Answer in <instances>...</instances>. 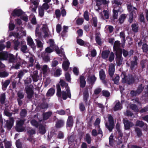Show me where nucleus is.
<instances>
[{"mask_svg":"<svg viewBox=\"0 0 148 148\" xmlns=\"http://www.w3.org/2000/svg\"><path fill=\"white\" fill-rule=\"evenodd\" d=\"M49 43L50 45V47L53 49H55V50L59 56L62 57L63 59L64 60L62 66L64 69L65 70H67L68 69L69 65V62L67 59H66L65 56L64 52L63 50L61 48L60 51L58 50V49L57 46H56L54 45V41L53 40L50 39L49 41Z\"/></svg>","mask_w":148,"mask_h":148,"instance_id":"obj_1","label":"nucleus"},{"mask_svg":"<svg viewBox=\"0 0 148 148\" xmlns=\"http://www.w3.org/2000/svg\"><path fill=\"white\" fill-rule=\"evenodd\" d=\"M121 75V77H123L122 78V82L124 83H126L128 85L133 84L135 81L138 82L141 81L136 75H134V76L132 75H127H127Z\"/></svg>","mask_w":148,"mask_h":148,"instance_id":"obj_2","label":"nucleus"},{"mask_svg":"<svg viewBox=\"0 0 148 148\" xmlns=\"http://www.w3.org/2000/svg\"><path fill=\"white\" fill-rule=\"evenodd\" d=\"M127 7L128 10L130 12L129 21L131 23L132 21L133 18L136 17V16L137 9L130 4L128 5Z\"/></svg>","mask_w":148,"mask_h":148,"instance_id":"obj_3","label":"nucleus"},{"mask_svg":"<svg viewBox=\"0 0 148 148\" xmlns=\"http://www.w3.org/2000/svg\"><path fill=\"white\" fill-rule=\"evenodd\" d=\"M26 32L24 29L21 27L18 29L17 33H14L13 32L10 33L9 37H12V38H20L21 37L26 35Z\"/></svg>","mask_w":148,"mask_h":148,"instance_id":"obj_4","label":"nucleus"},{"mask_svg":"<svg viewBox=\"0 0 148 148\" xmlns=\"http://www.w3.org/2000/svg\"><path fill=\"white\" fill-rule=\"evenodd\" d=\"M8 59L10 62H13L15 60L14 55L11 54H8L6 52H3L0 53V60Z\"/></svg>","mask_w":148,"mask_h":148,"instance_id":"obj_5","label":"nucleus"},{"mask_svg":"<svg viewBox=\"0 0 148 148\" xmlns=\"http://www.w3.org/2000/svg\"><path fill=\"white\" fill-rule=\"evenodd\" d=\"M108 123L106 122L105 123V125L106 128L110 132H111L114 127V119L111 114H108Z\"/></svg>","mask_w":148,"mask_h":148,"instance_id":"obj_6","label":"nucleus"},{"mask_svg":"<svg viewBox=\"0 0 148 148\" xmlns=\"http://www.w3.org/2000/svg\"><path fill=\"white\" fill-rule=\"evenodd\" d=\"M23 12L19 9H15L13 11L12 14L13 16H21V19L24 21L27 22L28 21L27 16L25 15H22Z\"/></svg>","mask_w":148,"mask_h":148,"instance_id":"obj_7","label":"nucleus"},{"mask_svg":"<svg viewBox=\"0 0 148 148\" xmlns=\"http://www.w3.org/2000/svg\"><path fill=\"white\" fill-rule=\"evenodd\" d=\"M25 120H21L16 121L15 130L18 132H22L25 130V128L23 126Z\"/></svg>","mask_w":148,"mask_h":148,"instance_id":"obj_8","label":"nucleus"},{"mask_svg":"<svg viewBox=\"0 0 148 148\" xmlns=\"http://www.w3.org/2000/svg\"><path fill=\"white\" fill-rule=\"evenodd\" d=\"M25 90L27 98L29 99H31L33 97L34 94L33 86H27L25 87Z\"/></svg>","mask_w":148,"mask_h":148,"instance_id":"obj_9","label":"nucleus"},{"mask_svg":"<svg viewBox=\"0 0 148 148\" xmlns=\"http://www.w3.org/2000/svg\"><path fill=\"white\" fill-rule=\"evenodd\" d=\"M123 123L124 125V129L125 130H129L130 127H132L134 126V124L133 122L129 121L127 119H124Z\"/></svg>","mask_w":148,"mask_h":148,"instance_id":"obj_10","label":"nucleus"},{"mask_svg":"<svg viewBox=\"0 0 148 148\" xmlns=\"http://www.w3.org/2000/svg\"><path fill=\"white\" fill-rule=\"evenodd\" d=\"M135 125L140 127H143L144 131H147V125L142 121L137 120L136 121Z\"/></svg>","mask_w":148,"mask_h":148,"instance_id":"obj_11","label":"nucleus"},{"mask_svg":"<svg viewBox=\"0 0 148 148\" xmlns=\"http://www.w3.org/2000/svg\"><path fill=\"white\" fill-rule=\"evenodd\" d=\"M66 92L65 91L63 90L61 92V98L63 100H66L67 97L71 98V94L70 89H67L66 90Z\"/></svg>","mask_w":148,"mask_h":148,"instance_id":"obj_12","label":"nucleus"},{"mask_svg":"<svg viewBox=\"0 0 148 148\" xmlns=\"http://www.w3.org/2000/svg\"><path fill=\"white\" fill-rule=\"evenodd\" d=\"M14 120L13 117H10L9 120H7L5 125L7 130H10L12 127Z\"/></svg>","mask_w":148,"mask_h":148,"instance_id":"obj_13","label":"nucleus"},{"mask_svg":"<svg viewBox=\"0 0 148 148\" xmlns=\"http://www.w3.org/2000/svg\"><path fill=\"white\" fill-rule=\"evenodd\" d=\"M83 100L84 102L85 103L86 105H87L88 104V99L89 97V95L88 93V88H85L84 89L83 93Z\"/></svg>","mask_w":148,"mask_h":148,"instance_id":"obj_14","label":"nucleus"},{"mask_svg":"<svg viewBox=\"0 0 148 148\" xmlns=\"http://www.w3.org/2000/svg\"><path fill=\"white\" fill-rule=\"evenodd\" d=\"M120 43L118 41L115 42L114 46V49L116 51V53L117 52L118 53L121 52L122 53V50L120 48Z\"/></svg>","mask_w":148,"mask_h":148,"instance_id":"obj_15","label":"nucleus"},{"mask_svg":"<svg viewBox=\"0 0 148 148\" xmlns=\"http://www.w3.org/2000/svg\"><path fill=\"white\" fill-rule=\"evenodd\" d=\"M74 121L71 116H69L66 123V127H72L73 125Z\"/></svg>","mask_w":148,"mask_h":148,"instance_id":"obj_16","label":"nucleus"},{"mask_svg":"<svg viewBox=\"0 0 148 148\" xmlns=\"http://www.w3.org/2000/svg\"><path fill=\"white\" fill-rule=\"evenodd\" d=\"M79 79V86L81 88H84L86 85V81L85 77L83 75H80Z\"/></svg>","mask_w":148,"mask_h":148,"instance_id":"obj_17","label":"nucleus"},{"mask_svg":"<svg viewBox=\"0 0 148 148\" xmlns=\"http://www.w3.org/2000/svg\"><path fill=\"white\" fill-rule=\"evenodd\" d=\"M122 53L120 52L118 53L117 52L116 53V63L118 66H120L122 63V58L121 57Z\"/></svg>","mask_w":148,"mask_h":148,"instance_id":"obj_18","label":"nucleus"},{"mask_svg":"<svg viewBox=\"0 0 148 148\" xmlns=\"http://www.w3.org/2000/svg\"><path fill=\"white\" fill-rule=\"evenodd\" d=\"M27 41L28 45L30 46L33 49L35 48V46L32 38L30 36H28L27 38Z\"/></svg>","mask_w":148,"mask_h":148,"instance_id":"obj_19","label":"nucleus"},{"mask_svg":"<svg viewBox=\"0 0 148 148\" xmlns=\"http://www.w3.org/2000/svg\"><path fill=\"white\" fill-rule=\"evenodd\" d=\"M64 121L62 119L58 120L56 122L55 127L57 128H60L64 125Z\"/></svg>","mask_w":148,"mask_h":148,"instance_id":"obj_20","label":"nucleus"},{"mask_svg":"<svg viewBox=\"0 0 148 148\" xmlns=\"http://www.w3.org/2000/svg\"><path fill=\"white\" fill-rule=\"evenodd\" d=\"M118 133L117 139H118V144L119 145L122 143V138L123 136V134L121 130L117 131Z\"/></svg>","mask_w":148,"mask_h":148,"instance_id":"obj_21","label":"nucleus"},{"mask_svg":"<svg viewBox=\"0 0 148 148\" xmlns=\"http://www.w3.org/2000/svg\"><path fill=\"white\" fill-rule=\"evenodd\" d=\"M31 1L32 3L34 5V7L32 8L31 7H30V9L33 12H35L39 2V0H36L34 1Z\"/></svg>","mask_w":148,"mask_h":148,"instance_id":"obj_22","label":"nucleus"},{"mask_svg":"<svg viewBox=\"0 0 148 148\" xmlns=\"http://www.w3.org/2000/svg\"><path fill=\"white\" fill-rule=\"evenodd\" d=\"M96 80V78L94 75L90 77H88L87 79V82L91 85H93L94 84Z\"/></svg>","mask_w":148,"mask_h":148,"instance_id":"obj_23","label":"nucleus"},{"mask_svg":"<svg viewBox=\"0 0 148 148\" xmlns=\"http://www.w3.org/2000/svg\"><path fill=\"white\" fill-rule=\"evenodd\" d=\"M52 112L51 111L48 112L43 114V119L44 121H46L48 119L52 114Z\"/></svg>","mask_w":148,"mask_h":148,"instance_id":"obj_24","label":"nucleus"},{"mask_svg":"<svg viewBox=\"0 0 148 148\" xmlns=\"http://www.w3.org/2000/svg\"><path fill=\"white\" fill-rule=\"evenodd\" d=\"M112 80L114 81V83L116 84H118L119 83V77L118 75H115L114 78H113V75H109Z\"/></svg>","mask_w":148,"mask_h":148,"instance_id":"obj_25","label":"nucleus"},{"mask_svg":"<svg viewBox=\"0 0 148 148\" xmlns=\"http://www.w3.org/2000/svg\"><path fill=\"white\" fill-rule=\"evenodd\" d=\"M55 92V89L53 88H51L48 90L46 94V96L47 97H51L54 95Z\"/></svg>","mask_w":148,"mask_h":148,"instance_id":"obj_26","label":"nucleus"},{"mask_svg":"<svg viewBox=\"0 0 148 148\" xmlns=\"http://www.w3.org/2000/svg\"><path fill=\"white\" fill-rule=\"evenodd\" d=\"M100 15L102 18L103 19H108L109 17L108 12L107 10H104L103 13H101Z\"/></svg>","mask_w":148,"mask_h":148,"instance_id":"obj_27","label":"nucleus"},{"mask_svg":"<svg viewBox=\"0 0 148 148\" xmlns=\"http://www.w3.org/2000/svg\"><path fill=\"white\" fill-rule=\"evenodd\" d=\"M39 131L40 134L43 135L46 133V130L45 126L42 124H40L39 126Z\"/></svg>","mask_w":148,"mask_h":148,"instance_id":"obj_28","label":"nucleus"},{"mask_svg":"<svg viewBox=\"0 0 148 148\" xmlns=\"http://www.w3.org/2000/svg\"><path fill=\"white\" fill-rule=\"evenodd\" d=\"M57 92L56 95L59 98H61V90L59 84H57L56 85Z\"/></svg>","mask_w":148,"mask_h":148,"instance_id":"obj_29","label":"nucleus"},{"mask_svg":"<svg viewBox=\"0 0 148 148\" xmlns=\"http://www.w3.org/2000/svg\"><path fill=\"white\" fill-rule=\"evenodd\" d=\"M5 99L6 96L5 93H2L0 96V103L2 105L5 103Z\"/></svg>","mask_w":148,"mask_h":148,"instance_id":"obj_30","label":"nucleus"},{"mask_svg":"<svg viewBox=\"0 0 148 148\" xmlns=\"http://www.w3.org/2000/svg\"><path fill=\"white\" fill-rule=\"evenodd\" d=\"M134 59L135 61H132L131 63V68L132 70H133L137 67V63L136 62V60H137V58L136 56H135L134 57Z\"/></svg>","mask_w":148,"mask_h":148,"instance_id":"obj_31","label":"nucleus"},{"mask_svg":"<svg viewBox=\"0 0 148 148\" xmlns=\"http://www.w3.org/2000/svg\"><path fill=\"white\" fill-rule=\"evenodd\" d=\"M96 4L98 6H99L102 4H107L109 3V1H107L106 0H96Z\"/></svg>","mask_w":148,"mask_h":148,"instance_id":"obj_32","label":"nucleus"},{"mask_svg":"<svg viewBox=\"0 0 148 148\" xmlns=\"http://www.w3.org/2000/svg\"><path fill=\"white\" fill-rule=\"evenodd\" d=\"M110 53V51L108 50L103 51L102 53V58L104 59L107 58Z\"/></svg>","mask_w":148,"mask_h":148,"instance_id":"obj_33","label":"nucleus"},{"mask_svg":"<svg viewBox=\"0 0 148 148\" xmlns=\"http://www.w3.org/2000/svg\"><path fill=\"white\" fill-rule=\"evenodd\" d=\"M115 71L114 65L111 64H110L109 68V74H114Z\"/></svg>","mask_w":148,"mask_h":148,"instance_id":"obj_34","label":"nucleus"},{"mask_svg":"<svg viewBox=\"0 0 148 148\" xmlns=\"http://www.w3.org/2000/svg\"><path fill=\"white\" fill-rule=\"evenodd\" d=\"M42 29L45 34V37H47L48 35L49 30L46 25H44L42 27Z\"/></svg>","mask_w":148,"mask_h":148,"instance_id":"obj_35","label":"nucleus"},{"mask_svg":"<svg viewBox=\"0 0 148 148\" xmlns=\"http://www.w3.org/2000/svg\"><path fill=\"white\" fill-rule=\"evenodd\" d=\"M10 82V81L9 80H7L5 81L2 86V88L3 90H5L6 89Z\"/></svg>","mask_w":148,"mask_h":148,"instance_id":"obj_36","label":"nucleus"},{"mask_svg":"<svg viewBox=\"0 0 148 148\" xmlns=\"http://www.w3.org/2000/svg\"><path fill=\"white\" fill-rule=\"evenodd\" d=\"M135 131L136 133L137 136L138 137H140L143 135V133L141 129L138 127L135 128Z\"/></svg>","mask_w":148,"mask_h":148,"instance_id":"obj_37","label":"nucleus"},{"mask_svg":"<svg viewBox=\"0 0 148 148\" xmlns=\"http://www.w3.org/2000/svg\"><path fill=\"white\" fill-rule=\"evenodd\" d=\"M27 111L26 109H22L20 112V115L21 118H24L26 117L27 114Z\"/></svg>","mask_w":148,"mask_h":148,"instance_id":"obj_38","label":"nucleus"},{"mask_svg":"<svg viewBox=\"0 0 148 148\" xmlns=\"http://www.w3.org/2000/svg\"><path fill=\"white\" fill-rule=\"evenodd\" d=\"M100 78L102 81V82L105 85L107 84V81L106 79V75H99Z\"/></svg>","mask_w":148,"mask_h":148,"instance_id":"obj_39","label":"nucleus"},{"mask_svg":"<svg viewBox=\"0 0 148 148\" xmlns=\"http://www.w3.org/2000/svg\"><path fill=\"white\" fill-rule=\"evenodd\" d=\"M85 140L88 144H90L91 143V138L89 134H86Z\"/></svg>","mask_w":148,"mask_h":148,"instance_id":"obj_40","label":"nucleus"},{"mask_svg":"<svg viewBox=\"0 0 148 148\" xmlns=\"http://www.w3.org/2000/svg\"><path fill=\"white\" fill-rule=\"evenodd\" d=\"M109 144L111 146H113L114 145V140L113 138V136L112 134L109 138Z\"/></svg>","mask_w":148,"mask_h":148,"instance_id":"obj_41","label":"nucleus"},{"mask_svg":"<svg viewBox=\"0 0 148 148\" xmlns=\"http://www.w3.org/2000/svg\"><path fill=\"white\" fill-rule=\"evenodd\" d=\"M102 95L103 96L108 97H109L110 95V92L106 90H103L102 91Z\"/></svg>","mask_w":148,"mask_h":148,"instance_id":"obj_42","label":"nucleus"},{"mask_svg":"<svg viewBox=\"0 0 148 148\" xmlns=\"http://www.w3.org/2000/svg\"><path fill=\"white\" fill-rule=\"evenodd\" d=\"M126 16L127 15L125 14H122L121 15L119 18V22L121 23H123L125 19Z\"/></svg>","mask_w":148,"mask_h":148,"instance_id":"obj_43","label":"nucleus"},{"mask_svg":"<svg viewBox=\"0 0 148 148\" xmlns=\"http://www.w3.org/2000/svg\"><path fill=\"white\" fill-rule=\"evenodd\" d=\"M43 73H49V70L47 65H44L43 66L42 69Z\"/></svg>","mask_w":148,"mask_h":148,"instance_id":"obj_44","label":"nucleus"},{"mask_svg":"<svg viewBox=\"0 0 148 148\" xmlns=\"http://www.w3.org/2000/svg\"><path fill=\"white\" fill-rule=\"evenodd\" d=\"M38 14L39 16L41 17H42L44 14V10L40 7L38 8Z\"/></svg>","mask_w":148,"mask_h":148,"instance_id":"obj_45","label":"nucleus"},{"mask_svg":"<svg viewBox=\"0 0 148 148\" xmlns=\"http://www.w3.org/2000/svg\"><path fill=\"white\" fill-rule=\"evenodd\" d=\"M31 124L33 126L37 128L39 126V123L38 122L34 119L32 120L30 122Z\"/></svg>","mask_w":148,"mask_h":148,"instance_id":"obj_46","label":"nucleus"},{"mask_svg":"<svg viewBox=\"0 0 148 148\" xmlns=\"http://www.w3.org/2000/svg\"><path fill=\"white\" fill-rule=\"evenodd\" d=\"M144 86H143L142 84H140L139 85L138 87L136 90L138 93V94H140L142 92L144 89Z\"/></svg>","mask_w":148,"mask_h":148,"instance_id":"obj_47","label":"nucleus"},{"mask_svg":"<svg viewBox=\"0 0 148 148\" xmlns=\"http://www.w3.org/2000/svg\"><path fill=\"white\" fill-rule=\"evenodd\" d=\"M120 36L122 40L123 45H124L125 42V34L123 32H121L120 33Z\"/></svg>","mask_w":148,"mask_h":148,"instance_id":"obj_48","label":"nucleus"},{"mask_svg":"<svg viewBox=\"0 0 148 148\" xmlns=\"http://www.w3.org/2000/svg\"><path fill=\"white\" fill-rule=\"evenodd\" d=\"M132 30L135 32H137L138 31V27L136 24H132Z\"/></svg>","mask_w":148,"mask_h":148,"instance_id":"obj_49","label":"nucleus"},{"mask_svg":"<svg viewBox=\"0 0 148 148\" xmlns=\"http://www.w3.org/2000/svg\"><path fill=\"white\" fill-rule=\"evenodd\" d=\"M120 105L121 104L119 101L116 103L114 108V110L116 111L119 110L120 108Z\"/></svg>","mask_w":148,"mask_h":148,"instance_id":"obj_50","label":"nucleus"},{"mask_svg":"<svg viewBox=\"0 0 148 148\" xmlns=\"http://www.w3.org/2000/svg\"><path fill=\"white\" fill-rule=\"evenodd\" d=\"M48 104L46 103L43 102L40 105V107L42 109H46L48 108Z\"/></svg>","mask_w":148,"mask_h":148,"instance_id":"obj_51","label":"nucleus"},{"mask_svg":"<svg viewBox=\"0 0 148 148\" xmlns=\"http://www.w3.org/2000/svg\"><path fill=\"white\" fill-rule=\"evenodd\" d=\"M79 107L80 110L81 112H84L85 110V106L83 103L82 102L79 104Z\"/></svg>","mask_w":148,"mask_h":148,"instance_id":"obj_52","label":"nucleus"},{"mask_svg":"<svg viewBox=\"0 0 148 148\" xmlns=\"http://www.w3.org/2000/svg\"><path fill=\"white\" fill-rule=\"evenodd\" d=\"M42 8V9L44 10H47L49 8V5L46 3H44L42 5V6H40Z\"/></svg>","mask_w":148,"mask_h":148,"instance_id":"obj_53","label":"nucleus"},{"mask_svg":"<svg viewBox=\"0 0 148 148\" xmlns=\"http://www.w3.org/2000/svg\"><path fill=\"white\" fill-rule=\"evenodd\" d=\"M142 49L144 52L148 53V46L146 44H144L143 45Z\"/></svg>","mask_w":148,"mask_h":148,"instance_id":"obj_54","label":"nucleus"},{"mask_svg":"<svg viewBox=\"0 0 148 148\" xmlns=\"http://www.w3.org/2000/svg\"><path fill=\"white\" fill-rule=\"evenodd\" d=\"M27 139L31 142H33V143H34L35 142V140L33 136L32 135H29Z\"/></svg>","mask_w":148,"mask_h":148,"instance_id":"obj_55","label":"nucleus"},{"mask_svg":"<svg viewBox=\"0 0 148 148\" xmlns=\"http://www.w3.org/2000/svg\"><path fill=\"white\" fill-rule=\"evenodd\" d=\"M56 113L59 115H63L65 114V111L63 110H58L56 111Z\"/></svg>","mask_w":148,"mask_h":148,"instance_id":"obj_56","label":"nucleus"},{"mask_svg":"<svg viewBox=\"0 0 148 148\" xmlns=\"http://www.w3.org/2000/svg\"><path fill=\"white\" fill-rule=\"evenodd\" d=\"M84 18L87 21H88L89 20V14L87 11H86L84 12Z\"/></svg>","mask_w":148,"mask_h":148,"instance_id":"obj_57","label":"nucleus"},{"mask_svg":"<svg viewBox=\"0 0 148 148\" xmlns=\"http://www.w3.org/2000/svg\"><path fill=\"white\" fill-rule=\"evenodd\" d=\"M114 53L112 52L110 53L109 58V61L112 62L114 59Z\"/></svg>","mask_w":148,"mask_h":148,"instance_id":"obj_58","label":"nucleus"},{"mask_svg":"<svg viewBox=\"0 0 148 148\" xmlns=\"http://www.w3.org/2000/svg\"><path fill=\"white\" fill-rule=\"evenodd\" d=\"M96 40L97 42L99 45L101 44V41L100 38V34H99L98 36H97L96 37Z\"/></svg>","mask_w":148,"mask_h":148,"instance_id":"obj_59","label":"nucleus"},{"mask_svg":"<svg viewBox=\"0 0 148 148\" xmlns=\"http://www.w3.org/2000/svg\"><path fill=\"white\" fill-rule=\"evenodd\" d=\"M17 96L18 99H22L24 98V95L23 92L19 91L17 93Z\"/></svg>","mask_w":148,"mask_h":148,"instance_id":"obj_60","label":"nucleus"},{"mask_svg":"<svg viewBox=\"0 0 148 148\" xmlns=\"http://www.w3.org/2000/svg\"><path fill=\"white\" fill-rule=\"evenodd\" d=\"M77 43L80 45H83L85 44L84 42L82 40L80 39H78L77 41Z\"/></svg>","mask_w":148,"mask_h":148,"instance_id":"obj_61","label":"nucleus"},{"mask_svg":"<svg viewBox=\"0 0 148 148\" xmlns=\"http://www.w3.org/2000/svg\"><path fill=\"white\" fill-rule=\"evenodd\" d=\"M53 50H55V49H53L51 47H47L45 49L46 52L48 53L52 52Z\"/></svg>","mask_w":148,"mask_h":148,"instance_id":"obj_62","label":"nucleus"},{"mask_svg":"<svg viewBox=\"0 0 148 148\" xmlns=\"http://www.w3.org/2000/svg\"><path fill=\"white\" fill-rule=\"evenodd\" d=\"M32 76L34 82H36L38 81V75H30Z\"/></svg>","mask_w":148,"mask_h":148,"instance_id":"obj_63","label":"nucleus"},{"mask_svg":"<svg viewBox=\"0 0 148 148\" xmlns=\"http://www.w3.org/2000/svg\"><path fill=\"white\" fill-rule=\"evenodd\" d=\"M64 135L63 132L61 131H59L58 135V138L59 139L63 138Z\"/></svg>","mask_w":148,"mask_h":148,"instance_id":"obj_64","label":"nucleus"}]
</instances>
